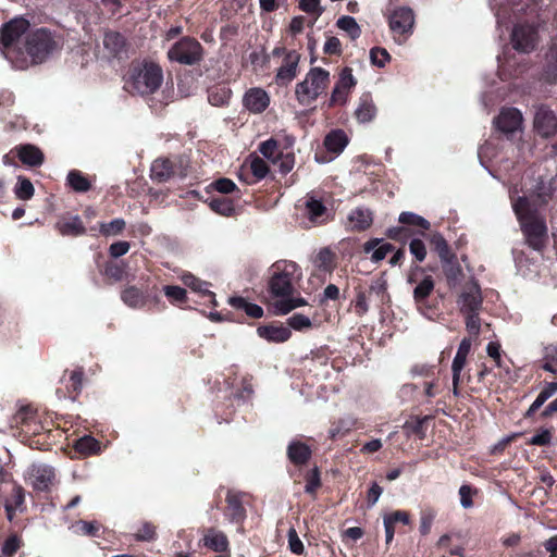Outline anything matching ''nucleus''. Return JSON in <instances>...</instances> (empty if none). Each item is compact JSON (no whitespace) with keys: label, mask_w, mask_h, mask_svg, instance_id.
<instances>
[{"label":"nucleus","mask_w":557,"mask_h":557,"mask_svg":"<svg viewBox=\"0 0 557 557\" xmlns=\"http://www.w3.org/2000/svg\"><path fill=\"white\" fill-rule=\"evenodd\" d=\"M228 304L238 310H244L247 315L258 319L263 315V309L257 305L248 302L244 297H231Z\"/></svg>","instance_id":"34"},{"label":"nucleus","mask_w":557,"mask_h":557,"mask_svg":"<svg viewBox=\"0 0 557 557\" xmlns=\"http://www.w3.org/2000/svg\"><path fill=\"white\" fill-rule=\"evenodd\" d=\"M522 121V114L518 109L506 108L500 111L494 122L500 132L511 134L521 128Z\"/></svg>","instance_id":"16"},{"label":"nucleus","mask_w":557,"mask_h":557,"mask_svg":"<svg viewBox=\"0 0 557 557\" xmlns=\"http://www.w3.org/2000/svg\"><path fill=\"white\" fill-rule=\"evenodd\" d=\"M330 83L329 71L312 67L305 79L296 85L295 95L299 103L309 104L324 92Z\"/></svg>","instance_id":"7"},{"label":"nucleus","mask_w":557,"mask_h":557,"mask_svg":"<svg viewBox=\"0 0 557 557\" xmlns=\"http://www.w3.org/2000/svg\"><path fill=\"white\" fill-rule=\"evenodd\" d=\"M288 547L293 554L301 555L305 552V546L299 539L295 528H290L287 532Z\"/></svg>","instance_id":"54"},{"label":"nucleus","mask_w":557,"mask_h":557,"mask_svg":"<svg viewBox=\"0 0 557 557\" xmlns=\"http://www.w3.org/2000/svg\"><path fill=\"white\" fill-rule=\"evenodd\" d=\"M305 213L309 221L314 224H322L326 221V208L322 200L317 198L315 195L307 194L304 199Z\"/></svg>","instance_id":"19"},{"label":"nucleus","mask_w":557,"mask_h":557,"mask_svg":"<svg viewBox=\"0 0 557 557\" xmlns=\"http://www.w3.org/2000/svg\"><path fill=\"white\" fill-rule=\"evenodd\" d=\"M389 28L394 34L407 35L412 33L414 15L410 8L401 7L389 15Z\"/></svg>","instance_id":"12"},{"label":"nucleus","mask_w":557,"mask_h":557,"mask_svg":"<svg viewBox=\"0 0 557 557\" xmlns=\"http://www.w3.org/2000/svg\"><path fill=\"white\" fill-rule=\"evenodd\" d=\"M410 253L419 261H424L426 257V248L424 243L419 238H413L409 244Z\"/></svg>","instance_id":"55"},{"label":"nucleus","mask_w":557,"mask_h":557,"mask_svg":"<svg viewBox=\"0 0 557 557\" xmlns=\"http://www.w3.org/2000/svg\"><path fill=\"white\" fill-rule=\"evenodd\" d=\"M202 541L203 545L213 552L224 553L228 549V540L222 531L208 529Z\"/></svg>","instance_id":"23"},{"label":"nucleus","mask_w":557,"mask_h":557,"mask_svg":"<svg viewBox=\"0 0 557 557\" xmlns=\"http://www.w3.org/2000/svg\"><path fill=\"white\" fill-rule=\"evenodd\" d=\"M215 190L221 194H230L236 189V184L230 178H219L212 183Z\"/></svg>","instance_id":"62"},{"label":"nucleus","mask_w":557,"mask_h":557,"mask_svg":"<svg viewBox=\"0 0 557 557\" xmlns=\"http://www.w3.org/2000/svg\"><path fill=\"white\" fill-rule=\"evenodd\" d=\"M249 168L257 180L264 178L269 173L268 163L260 157H252L250 159Z\"/></svg>","instance_id":"50"},{"label":"nucleus","mask_w":557,"mask_h":557,"mask_svg":"<svg viewBox=\"0 0 557 557\" xmlns=\"http://www.w3.org/2000/svg\"><path fill=\"white\" fill-rule=\"evenodd\" d=\"M480 312H465L466 327L470 334L478 335L480 333L481 321L479 318Z\"/></svg>","instance_id":"57"},{"label":"nucleus","mask_w":557,"mask_h":557,"mask_svg":"<svg viewBox=\"0 0 557 557\" xmlns=\"http://www.w3.org/2000/svg\"><path fill=\"white\" fill-rule=\"evenodd\" d=\"M302 276L299 265L289 260H278L269 268L268 292L272 298L275 314L284 315L307 305L300 296H294L295 283Z\"/></svg>","instance_id":"1"},{"label":"nucleus","mask_w":557,"mask_h":557,"mask_svg":"<svg viewBox=\"0 0 557 557\" xmlns=\"http://www.w3.org/2000/svg\"><path fill=\"white\" fill-rule=\"evenodd\" d=\"M363 252L371 255L370 259L372 262H380L393 251L394 246L382 238H371L363 244Z\"/></svg>","instance_id":"20"},{"label":"nucleus","mask_w":557,"mask_h":557,"mask_svg":"<svg viewBox=\"0 0 557 557\" xmlns=\"http://www.w3.org/2000/svg\"><path fill=\"white\" fill-rule=\"evenodd\" d=\"M75 449L81 454L91 455L100 450V445L92 436L85 435L76 441Z\"/></svg>","instance_id":"40"},{"label":"nucleus","mask_w":557,"mask_h":557,"mask_svg":"<svg viewBox=\"0 0 557 557\" xmlns=\"http://www.w3.org/2000/svg\"><path fill=\"white\" fill-rule=\"evenodd\" d=\"M164 294L173 302H182L186 298V290L180 286H165Z\"/></svg>","instance_id":"61"},{"label":"nucleus","mask_w":557,"mask_h":557,"mask_svg":"<svg viewBox=\"0 0 557 557\" xmlns=\"http://www.w3.org/2000/svg\"><path fill=\"white\" fill-rule=\"evenodd\" d=\"M512 209L520 223L521 231L528 245L534 250H541L547 239V226L545 220L537 214L536 209L527 197H518L512 200Z\"/></svg>","instance_id":"3"},{"label":"nucleus","mask_w":557,"mask_h":557,"mask_svg":"<svg viewBox=\"0 0 557 557\" xmlns=\"http://www.w3.org/2000/svg\"><path fill=\"white\" fill-rule=\"evenodd\" d=\"M21 547V540L16 535L9 536L2 545V554L12 557Z\"/></svg>","instance_id":"58"},{"label":"nucleus","mask_w":557,"mask_h":557,"mask_svg":"<svg viewBox=\"0 0 557 557\" xmlns=\"http://www.w3.org/2000/svg\"><path fill=\"white\" fill-rule=\"evenodd\" d=\"M466 361H467V356L459 355L456 352L453 363H451L453 381H455V383H459L460 374L466 364Z\"/></svg>","instance_id":"60"},{"label":"nucleus","mask_w":557,"mask_h":557,"mask_svg":"<svg viewBox=\"0 0 557 557\" xmlns=\"http://www.w3.org/2000/svg\"><path fill=\"white\" fill-rule=\"evenodd\" d=\"M29 22L15 17L5 23L0 32V51L2 55L17 70L28 66L24 49L20 47L21 37L28 30Z\"/></svg>","instance_id":"4"},{"label":"nucleus","mask_w":557,"mask_h":557,"mask_svg":"<svg viewBox=\"0 0 557 557\" xmlns=\"http://www.w3.org/2000/svg\"><path fill=\"white\" fill-rule=\"evenodd\" d=\"M257 332L260 337L273 343H284L292 336L289 327L283 325L260 326Z\"/></svg>","instance_id":"22"},{"label":"nucleus","mask_w":557,"mask_h":557,"mask_svg":"<svg viewBox=\"0 0 557 557\" xmlns=\"http://www.w3.org/2000/svg\"><path fill=\"white\" fill-rule=\"evenodd\" d=\"M20 160L29 166H38L44 162L42 152L35 146L25 145L18 149Z\"/></svg>","instance_id":"33"},{"label":"nucleus","mask_w":557,"mask_h":557,"mask_svg":"<svg viewBox=\"0 0 557 557\" xmlns=\"http://www.w3.org/2000/svg\"><path fill=\"white\" fill-rule=\"evenodd\" d=\"M391 60V55L386 49L381 47H374L370 50V61L377 67H384Z\"/></svg>","instance_id":"51"},{"label":"nucleus","mask_w":557,"mask_h":557,"mask_svg":"<svg viewBox=\"0 0 557 557\" xmlns=\"http://www.w3.org/2000/svg\"><path fill=\"white\" fill-rule=\"evenodd\" d=\"M244 107L251 113H262L270 104V96L262 88H250L243 99Z\"/></svg>","instance_id":"18"},{"label":"nucleus","mask_w":557,"mask_h":557,"mask_svg":"<svg viewBox=\"0 0 557 557\" xmlns=\"http://www.w3.org/2000/svg\"><path fill=\"white\" fill-rule=\"evenodd\" d=\"M231 94V90L225 86L214 87L209 90L208 100L212 106L221 107L228 102Z\"/></svg>","instance_id":"41"},{"label":"nucleus","mask_w":557,"mask_h":557,"mask_svg":"<svg viewBox=\"0 0 557 557\" xmlns=\"http://www.w3.org/2000/svg\"><path fill=\"white\" fill-rule=\"evenodd\" d=\"M336 25L339 29L347 33V35L350 37L351 40H356L361 35V28L358 25L355 17L349 15L341 16Z\"/></svg>","instance_id":"37"},{"label":"nucleus","mask_w":557,"mask_h":557,"mask_svg":"<svg viewBox=\"0 0 557 557\" xmlns=\"http://www.w3.org/2000/svg\"><path fill=\"white\" fill-rule=\"evenodd\" d=\"M430 243L434 247V250L437 252L441 261L446 260L448 257L453 256L449 250V246L444 238V236L438 233H432L429 237Z\"/></svg>","instance_id":"39"},{"label":"nucleus","mask_w":557,"mask_h":557,"mask_svg":"<svg viewBox=\"0 0 557 557\" xmlns=\"http://www.w3.org/2000/svg\"><path fill=\"white\" fill-rule=\"evenodd\" d=\"M334 264V255L329 248H322L315 259L314 265L323 272H331Z\"/></svg>","instance_id":"43"},{"label":"nucleus","mask_w":557,"mask_h":557,"mask_svg":"<svg viewBox=\"0 0 557 557\" xmlns=\"http://www.w3.org/2000/svg\"><path fill=\"white\" fill-rule=\"evenodd\" d=\"M57 228L63 236H77L85 233L82 220L77 215L58 222Z\"/></svg>","instance_id":"32"},{"label":"nucleus","mask_w":557,"mask_h":557,"mask_svg":"<svg viewBox=\"0 0 557 557\" xmlns=\"http://www.w3.org/2000/svg\"><path fill=\"white\" fill-rule=\"evenodd\" d=\"M168 58L172 62L194 65L202 59V47L195 38L183 37L168 50Z\"/></svg>","instance_id":"8"},{"label":"nucleus","mask_w":557,"mask_h":557,"mask_svg":"<svg viewBox=\"0 0 557 557\" xmlns=\"http://www.w3.org/2000/svg\"><path fill=\"white\" fill-rule=\"evenodd\" d=\"M162 67L149 60L136 61L129 65L124 78V88L138 96L153 95L163 83Z\"/></svg>","instance_id":"2"},{"label":"nucleus","mask_w":557,"mask_h":557,"mask_svg":"<svg viewBox=\"0 0 557 557\" xmlns=\"http://www.w3.org/2000/svg\"><path fill=\"white\" fill-rule=\"evenodd\" d=\"M34 186L28 178L18 177L14 188L15 196L21 200H29L34 196Z\"/></svg>","instance_id":"45"},{"label":"nucleus","mask_w":557,"mask_h":557,"mask_svg":"<svg viewBox=\"0 0 557 557\" xmlns=\"http://www.w3.org/2000/svg\"><path fill=\"white\" fill-rule=\"evenodd\" d=\"M54 479L53 468L47 465H33L28 470V480L37 491H47Z\"/></svg>","instance_id":"17"},{"label":"nucleus","mask_w":557,"mask_h":557,"mask_svg":"<svg viewBox=\"0 0 557 557\" xmlns=\"http://www.w3.org/2000/svg\"><path fill=\"white\" fill-rule=\"evenodd\" d=\"M287 325L289 330L293 329L295 331L301 332L310 330L312 327V321L305 314L295 313L287 319Z\"/></svg>","instance_id":"44"},{"label":"nucleus","mask_w":557,"mask_h":557,"mask_svg":"<svg viewBox=\"0 0 557 557\" xmlns=\"http://www.w3.org/2000/svg\"><path fill=\"white\" fill-rule=\"evenodd\" d=\"M182 163V160H180ZM186 170L182 164L177 166L172 160L159 158L151 164V178L158 183L169 181L174 176L185 177Z\"/></svg>","instance_id":"11"},{"label":"nucleus","mask_w":557,"mask_h":557,"mask_svg":"<svg viewBox=\"0 0 557 557\" xmlns=\"http://www.w3.org/2000/svg\"><path fill=\"white\" fill-rule=\"evenodd\" d=\"M385 520H389L391 524L395 525V523L400 522L405 525L410 523V516L407 511L404 510H395L388 515L383 517Z\"/></svg>","instance_id":"64"},{"label":"nucleus","mask_w":557,"mask_h":557,"mask_svg":"<svg viewBox=\"0 0 557 557\" xmlns=\"http://www.w3.org/2000/svg\"><path fill=\"white\" fill-rule=\"evenodd\" d=\"M355 114L360 123H368L374 119L376 108L370 94H363L360 97Z\"/></svg>","instance_id":"24"},{"label":"nucleus","mask_w":557,"mask_h":557,"mask_svg":"<svg viewBox=\"0 0 557 557\" xmlns=\"http://www.w3.org/2000/svg\"><path fill=\"white\" fill-rule=\"evenodd\" d=\"M372 302L376 306L384 305L389 301L387 294V283L383 277H379L371 282L369 292L367 293Z\"/></svg>","instance_id":"29"},{"label":"nucleus","mask_w":557,"mask_h":557,"mask_svg":"<svg viewBox=\"0 0 557 557\" xmlns=\"http://www.w3.org/2000/svg\"><path fill=\"white\" fill-rule=\"evenodd\" d=\"M357 84L352 70L344 67L339 73L338 82L336 83L330 99V106L344 104L347 100L348 91Z\"/></svg>","instance_id":"13"},{"label":"nucleus","mask_w":557,"mask_h":557,"mask_svg":"<svg viewBox=\"0 0 557 557\" xmlns=\"http://www.w3.org/2000/svg\"><path fill=\"white\" fill-rule=\"evenodd\" d=\"M348 221L352 230L364 231L373 222L372 212L369 209L356 208L349 213Z\"/></svg>","instance_id":"25"},{"label":"nucleus","mask_w":557,"mask_h":557,"mask_svg":"<svg viewBox=\"0 0 557 557\" xmlns=\"http://www.w3.org/2000/svg\"><path fill=\"white\" fill-rule=\"evenodd\" d=\"M280 171L284 174L290 172L295 165V157L293 153H281L277 158H276V163Z\"/></svg>","instance_id":"59"},{"label":"nucleus","mask_w":557,"mask_h":557,"mask_svg":"<svg viewBox=\"0 0 557 557\" xmlns=\"http://www.w3.org/2000/svg\"><path fill=\"white\" fill-rule=\"evenodd\" d=\"M260 153L268 160L276 163V158L281 154L278 153V145L277 141L273 138H270L259 146Z\"/></svg>","instance_id":"48"},{"label":"nucleus","mask_w":557,"mask_h":557,"mask_svg":"<svg viewBox=\"0 0 557 557\" xmlns=\"http://www.w3.org/2000/svg\"><path fill=\"white\" fill-rule=\"evenodd\" d=\"M125 221L121 218L114 219L109 223L100 224V232L104 236L117 235L125 227Z\"/></svg>","instance_id":"52"},{"label":"nucleus","mask_w":557,"mask_h":557,"mask_svg":"<svg viewBox=\"0 0 557 557\" xmlns=\"http://www.w3.org/2000/svg\"><path fill=\"white\" fill-rule=\"evenodd\" d=\"M300 54L295 51L285 53L282 65L278 67L275 75V81L280 86L288 85L297 75Z\"/></svg>","instance_id":"15"},{"label":"nucleus","mask_w":557,"mask_h":557,"mask_svg":"<svg viewBox=\"0 0 557 557\" xmlns=\"http://www.w3.org/2000/svg\"><path fill=\"white\" fill-rule=\"evenodd\" d=\"M442 267L449 287H456L462 276V269L456 261L455 256L442 260Z\"/></svg>","instance_id":"26"},{"label":"nucleus","mask_w":557,"mask_h":557,"mask_svg":"<svg viewBox=\"0 0 557 557\" xmlns=\"http://www.w3.org/2000/svg\"><path fill=\"white\" fill-rule=\"evenodd\" d=\"M66 180L71 188L77 193H85L90 188L89 181L79 171H70Z\"/></svg>","instance_id":"38"},{"label":"nucleus","mask_w":557,"mask_h":557,"mask_svg":"<svg viewBox=\"0 0 557 557\" xmlns=\"http://www.w3.org/2000/svg\"><path fill=\"white\" fill-rule=\"evenodd\" d=\"M371 299L366 292L359 290L357 293L354 307L357 315L362 317L369 311V302Z\"/></svg>","instance_id":"53"},{"label":"nucleus","mask_w":557,"mask_h":557,"mask_svg":"<svg viewBox=\"0 0 557 557\" xmlns=\"http://www.w3.org/2000/svg\"><path fill=\"white\" fill-rule=\"evenodd\" d=\"M305 492L313 494L321 484L320 473L318 468L312 469L306 478Z\"/></svg>","instance_id":"56"},{"label":"nucleus","mask_w":557,"mask_h":557,"mask_svg":"<svg viewBox=\"0 0 557 557\" xmlns=\"http://www.w3.org/2000/svg\"><path fill=\"white\" fill-rule=\"evenodd\" d=\"M182 282L187 286L189 287L190 289H193L194 292H197L201 295H207L209 296L210 298H214V294L211 293L209 290V284L205 281H201L200 278L196 277L194 274L191 273H184L182 275Z\"/></svg>","instance_id":"36"},{"label":"nucleus","mask_w":557,"mask_h":557,"mask_svg":"<svg viewBox=\"0 0 557 557\" xmlns=\"http://www.w3.org/2000/svg\"><path fill=\"white\" fill-rule=\"evenodd\" d=\"M348 145V137L342 129L332 131L324 139V146L327 151L339 154Z\"/></svg>","instance_id":"28"},{"label":"nucleus","mask_w":557,"mask_h":557,"mask_svg":"<svg viewBox=\"0 0 557 557\" xmlns=\"http://www.w3.org/2000/svg\"><path fill=\"white\" fill-rule=\"evenodd\" d=\"M57 48L52 34L46 28H38L27 34L24 53L29 64L44 62Z\"/></svg>","instance_id":"5"},{"label":"nucleus","mask_w":557,"mask_h":557,"mask_svg":"<svg viewBox=\"0 0 557 557\" xmlns=\"http://www.w3.org/2000/svg\"><path fill=\"white\" fill-rule=\"evenodd\" d=\"M398 221L401 224H408L412 226H418L423 231H428L431 227L430 222L423 216L416 214L413 212L405 211L399 214Z\"/></svg>","instance_id":"42"},{"label":"nucleus","mask_w":557,"mask_h":557,"mask_svg":"<svg viewBox=\"0 0 557 557\" xmlns=\"http://www.w3.org/2000/svg\"><path fill=\"white\" fill-rule=\"evenodd\" d=\"M103 46L113 57H121L126 53V39L122 34L114 30H108L103 36Z\"/></svg>","instance_id":"21"},{"label":"nucleus","mask_w":557,"mask_h":557,"mask_svg":"<svg viewBox=\"0 0 557 557\" xmlns=\"http://www.w3.org/2000/svg\"><path fill=\"white\" fill-rule=\"evenodd\" d=\"M434 289V281L432 276H425L421 282L417 284L413 289V299L418 306L424 304L425 299L430 296V294Z\"/></svg>","instance_id":"35"},{"label":"nucleus","mask_w":557,"mask_h":557,"mask_svg":"<svg viewBox=\"0 0 557 557\" xmlns=\"http://www.w3.org/2000/svg\"><path fill=\"white\" fill-rule=\"evenodd\" d=\"M227 512L232 521L238 522L245 519L246 510L242 503V495L230 491L226 495Z\"/></svg>","instance_id":"27"},{"label":"nucleus","mask_w":557,"mask_h":557,"mask_svg":"<svg viewBox=\"0 0 557 557\" xmlns=\"http://www.w3.org/2000/svg\"><path fill=\"white\" fill-rule=\"evenodd\" d=\"M72 529L75 533L96 535L98 527L94 522L78 521L76 524L72 525Z\"/></svg>","instance_id":"63"},{"label":"nucleus","mask_w":557,"mask_h":557,"mask_svg":"<svg viewBox=\"0 0 557 557\" xmlns=\"http://www.w3.org/2000/svg\"><path fill=\"white\" fill-rule=\"evenodd\" d=\"M356 422V419L349 416L339 419V421L330 429V436L335 438L338 434L348 433L355 428Z\"/></svg>","instance_id":"47"},{"label":"nucleus","mask_w":557,"mask_h":557,"mask_svg":"<svg viewBox=\"0 0 557 557\" xmlns=\"http://www.w3.org/2000/svg\"><path fill=\"white\" fill-rule=\"evenodd\" d=\"M210 208L224 216H231L235 211L233 202L226 198H213L210 201Z\"/></svg>","instance_id":"46"},{"label":"nucleus","mask_w":557,"mask_h":557,"mask_svg":"<svg viewBox=\"0 0 557 557\" xmlns=\"http://www.w3.org/2000/svg\"><path fill=\"white\" fill-rule=\"evenodd\" d=\"M287 455L293 463L305 465L311 456V450L305 443L295 441L288 445Z\"/></svg>","instance_id":"30"},{"label":"nucleus","mask_w":557,"mask_h":557,"mask_svg":"<svg viewBox=\"0 0 557 557\" xmlns=\"http://www.w3.org/2000/svg\"><path fill=\"white\" fill-rule=\"evenodd\" d=\"M122 301L134 309L143 308L147 302V296L137 287L128 286L121 294Z\"/></svg>","instance_id":"31"},{"label":"nucleus","mask_w":557,"mask_h":557,"mask_svg":"<svg viewBox=\"0 0 557 557\" xmlns=\"http://www.w3.org/2000/svg\"><path fill=\"white\" fill-rule=\"evenodd\" d=\"M436 518V511L432 508H425L420 515L419 531L422 535H428Z\"/></svg>","instance_id":"49"},{"label":"nucleus","mask_w":557,"mask_h":557,"mask_svg":"<svg viewBox=\"0 0 557 557\" xmlns=\"http://www.w3.org/2000/svg\"><path fill=\"white\" fill-rule=\"evenodd\" d=\"M534 128L542 137H550L557 132V116L545 106H540L534 115Z\"/></svg>","instance_id":"14"},{"label":"nucleus","mask_w":557,"mask_h":557,"mask_svg":"<svg viewBox=\"0 0 557 557\" xmlns=\"http://www.w3.org/2000/svg\"><path fill=\"white\" fill-rule=\"evenodd\" d=\"M482 302L480 285L474 278H471L462 286L457 298V306L461 313L480 312Z\"/></svg>","instance_id":"9"},{"label":"nucleus","mask_w":557,"mask_h":557,"mask_svg":"<svg viewBox=\"0 0 557 557\" xmlns=\"http://www.w3.org/2000/svg\"><path fill=\"white\" fill-rule=\"evenodd\" d=\"M539 41L537 30L529 24H516L511 32L512 48L522 53L535 49Z\"/></svg>","instance_id":"10"},{"label":"nucleus","mask_w":557,"mask_h":557,"mask_svg":"<svg viewBox=\"0 0 557 557\" xmlns=\"http://www.w3.org/2000/svg\"><path fill=\"white\" fill-rule=\"evenodd\" d=\"M490 5L499 27L518 22L522 13H535L539 7L537 0H491Z\"/></svg>","instance_id":"6"}]
</instances>
